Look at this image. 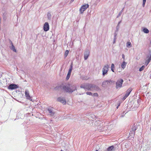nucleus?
Masks as SVG:
<instances>
[{
    "label": "nucleus",
    "instance_id": "1",
    "mask_svg": "<svg viewBox=\"0 0 151 151\" xmlns=\"http://www.w3.org/2000/svg\"><path fill=\"white\" fill-rule=\"evenodd\" d=\"M80 88L84 89L86 91H93L95 90L99 91L100 89L98 86L92 83H84L80 86Z\"/></svg>",
    "mask_w": 151,
    "mask_h": 151
},
{
    "label": "nucleus",
    "instance_id": "2",
    "mask_svg": "<svg viewBox=\"0 0 151 151\" xmlns=\"http://www.w3.org/2000/svg\"><path fill=\"white\" fill-rule=\"evenodd\" d=\"M63 89L65 92L68 93H72L73 92L77 90L76 85H70L68 84L65 86H64Z\"/></svg>",
    "mask_w": 151,
    "mask_h": 151
},
{
    "label": "nucleus",
    "instance_id": "3",
    "mask_svg": "<svg viewBox=\"0 0 151 151\" xmlns=\"http://www.w3.org/2000/svg\"><path fill=\"white\" fill-rule=\"evenodd\" d=\"M144 59L145 62L143 63L144 65H142V70H144L145 66H147L151 60V50H149L148 53L145 54L144 56Z\"/></svg>",
    "mask_w": 151,
    "mask_h": 151
},
{
    "label": "nucleus",
    "instance_id": "4",
    "mask_svg": "<svg viewBox=\"0 0 151 151\" xmlns=\"http://www.w3.org/2000/svg\"><path fill=\"white\" fill-rule=\"evenodd\" d=\"M139 126V124L138 123L134 124L133 125L129 132L130 136L131 137V138L133 137H134L135 131L138 128Z\"/></svg>",
    "mask_w": 151,
    "mask_h": 151
},
{
    "label": "nucleus",
    "instance_id": "5",
    "mask_svg": "<svg viewBox=\"0 0 151 151\" xmlns=\"http://www.w3.org/2000/svg\"><path fill=\"white\" fill-rule=\"evenodd\" d=\"M114 81L111 80H107L104 81L102 83V86L103 87H106L114 83Z\"/></svg>",
    "mask_w": 151,
    "mask_h": 151
},
{
    "label": "nucleus",
    "instance_id": "6",
    "mask_svg": "<svg viewBox=\"0 0 151 151\" xmlns=\"http://www.w3.org/2000/svg\"><path fill=\"white\" fill-rule=\"evenodd\" d=\"M124 82L123 80L122 79H118L116 83V89L120 88L122 86V85Z\"/></svg>",
    "mask_w": 151,
    "mask_h": 151
},
{
    "label": "nucleus",
    "instance_id": "7",
    "mask_svg": "<svg viewBox=\"0 0 151 151\" xmlns=\"http://www.w3.org/2000/svg\"><path fill=\"white\" fill-rule=\"evenodd\" d=\"M109 65L107 64L104 66L102 69V75L104 76L105 75L107 74L109 70Z\"/></svg>",
    "mask_w": 151,
    "mask_h": 151
},
{
    "label": "nucleus",
    "instance_id": "8",
    "mask_svg": "<svg viewBox=\"0 0 151 151\" xmlns=\"http://www.w3.org/2000/svg\"><path fill=\"white\" fill-rule=\"evenodd\" d=\"M89 6L88 4L82 6L79 9L80 13L81 14H83L84 11L89 7Z\"/></svg>",
    "mask_w": 151,
    "mask_h": 151
},
{
    "label": "nucleus",
    "instance_id": "9",
    "mask_svg": "<svg viewBox=\"0 0 151 151\" xmlns=\"http://www.w3.org/2000/svg\"><path fill=\"white\" fill-rule=\"evenodd\" d=\"M19 86L15 84H11L8 87L9 89L13 90L18 88Z\"/></svg>",
    "mask_w": 151,
    "mask_h": 151
},
{
    "label": "nucleus",
    "instance_id": "10",
    "mask_svg": "<svg viewBox=\"0 0 151 151\" xmlns=\"http://www.w3.org/2000/svg\"><path fill=\"white\" fill-rule=\"evenodd\" d=\"M47 111H48L49 114L51 116H53L55 114V112L53 108H48L47 109Z\"/></svg>",
    "mask_w": 151,
    "mask_h": 151
},
{
    "label": "nucleus",
    "instance_id": "11",
    "mask_svg": "<svg viewBox=\"0 0 151 151\" xmlns=\"http://www.w3.org/2000/svg\"><path fill=\"white\" fill-rule=\"evenodd\" d=\"M90 54V51L88 49H86L84 53V59L85 60H86Z\"/></svg>",
    "mask_w": 151,
    "mask_h": 151
},
{
    "label": "nucleus",
    "instance_id": "12",
    "mask_svg": "<svg viewBox=\"0 0 151 151\" xmlns=\"http://www.w3.org/2000/svg\"><path fill=\"white\" fill-rule=\"evenodd\" d=\"M9 43H10V44L11 45V46H9V48H10L13 51L16 52H17V50L15 49V47L14 46V45L12 41H11V40H9Z\"/></svg>",
    "mask_w": 151,
    "mask_h": 151
},
{
    "label": "nucleus",
    "instance_id": "13",
    "mask_svg": "<svg viewBox=\"0 0 151 151\" xmlns=\"http://www.w3.org/2000/svg\"><path fill=\"white\" fill-rule=\"evenodd\" d=\"M49 29V26L48 22H45L43 26V29L45 31H47Z\"/></svg>",
    "mask_w": 151,
    "mask_h": 151
},
{
    "label": "nucleus",
    "instance_id": "14",
    "mask_svg": "<svg viewBox=\"0 0 151 151\" xmlns=\"http://www.w3.org/2000/svg\"><path fill=\"white\" fill-rule=\"evenodd\" d=\"M57 100L58 101L62 103L63 104H65L66 103V101L63 98H62L61 97H59L58 98Z\"/></svg>",
    "mask_w": 151,
    "mask_h": 151
},
{
    "label": "nucleus",
    "instance_id": "15",
    "mask_svg": "<svg viewBox=\"0 0 151 151\" xmlns=\"http://www.w3.org/2000/svg\"><path fill=\"white\" fill-rule=\"evenodd\" d=\"M132 88H129V89H128V90H127V91L126 92V93L125 94V95H126L127 96H128L130 94L132 90Z\"/></svg>",
    "mask_w": 151,
    "mask_h": 151
},
{
    "label": "nucleus",
    "instance_id": "16",
    "mask_svg": "<svg viewBox=\"0 0 151 151\" xmlns=\"http://www.w3.org/2000/svg\"><path fill=\"white\" fill-rule=\"evenodd\" d=\"M25 95L27 97V99H30V96L29 95V91L26 90L25 91Z\"/></svg>",
    "mask_w": 151,
    "mask_h": 151
},
{
    "label": "nucleus",
    "instance_id": "17",
    "mask_svg": "<svg viewBox=\"0 0 151 151\" xmlns=\"http://www.w3.org/2000/svg\"><path fill=\"white\" fill-rule=\"evenodd\" d=\"M114 150V147L113 145L109 147L107 149V151H113Z\"/></svg>",
    "mask_w": 151,
    "mask_h": 151
},
{
    "label": "nucleus",
    "instance_id": "18",
    "mask_svg": "<svg viewBox=\"0 0 151 151\" xmlns=\"http://www.w3.org/2000/svg\"><path fill=\"white\" fill-rule=\"evenodd\" d=\"M142 31L144 32L145 33L147 34L149 33V30L145 27L142 28Z\"/></svg>",
    "mask_w": 151,
    "mask_h": 151
},
{
    "label": "nucleus",
    "instance_id": "19",
    "mask_svg": "<svg viewBox=\"0 0 151 151\" xmlns=\"http://www.w3.org/2000/svg\"><path fill=\"white\" fill-rule=\"evenodd\" d=\"M73 62H72L71 63V64L70 65V68L69 69V70H68V73H71V71H72V69H73Z\"/></svg>",
    "mask_w": 151,
    "mask_h": 151
},
{
    "label": "nucleus",
    "instance_id": "20",
    "mask_svg": "<svg viewBox=\"0 0 151 151\" xmlns=\"http://www.w3.org/2000/svg\"><path fill=\"white\" fill-rule=\"evenodd\" d=\"M127 63L124 61L122 64L121 67L123 69H124Z\"/></svg>",
    "mask_w": 151,
    "mask_h": 151
},
{
    "label": "nucleus",
    "instance_id": "21",
    "mask_svg": "<svg viewBox=\"0 0 151 151\" xmlns=\"http://www.w3.org/2000/svg\"><path fill=\"white\" fill-rule=\"evenodd\" d=\"M115 66L114 64L112 63L111 65V69L113 72H114Z\"/></svg>",
    "mask_w": 151,
    "mask_h": 151
},
{
    "label": "nucleus",
    "instance_id": "22",
    "mask_svg": "<svg viewBox=\"0 0 151 151\" xmlns=\"http://www.w3.org/2000/svg\"><path fill=\"white\" fill-rule=\"evenodd\" d=\"M117 34L115 32L114 34V41L113 42V44H114L116 42V37L117 35Z\"/></svg>",
    "mask_w": 151,
    "mask_h": 151
},
{
    "label": "nucleus",
    "instance_id": "23",
    "mask_svg": "<svg viewBox=\"0 0 151 151\" xmlns=\"http://www.w3.org/2000/svg\"><path fill=\"white\" fill-rule=\"evenodd\" d=\"M47 16L48 19L49 20H50L51 18V14L49 13H48L47 14Z\"/></svg>",
    "mask_w": 151,
    "mask_h": 151
},
{
    "label": "nucleus",
    "instance_id": "24",
    "mask_svg": "<svg viewBox=\"0 0 151 151\" xmlns=\"http://www.w3.org/2000/svg\"><path fill=\"white\" fill-rule=\"evenodd\" d=\"M69 51L68 50H66L65 52V54H64V56L65 57H66L68 53H69Z\"/></svg>",
    "mask_w": 151,
    "mask_h": 151
},
{
    "label": "nucleus",
    "instance_id": "25",
    "mask_svg": "<svg viewBox=\"0 0 151 151\" xmlns=\"http://www.w3.org/2000/svg\"><path fill=\"white\" fill-rule=\"evenodd\" d=\"M132 46L130 42H128L127 43V46L128 47L129 46L131 47Z\"/></svg>",
    "mask_w": 151,
    "mask_h": 151
},
{
    "label": "nucleus",
    "instance_id": "26",
    "mask_svg": "<svg viewBox=\"0 0 151 151\" xmlns=\"http://www.w3.org/2000/svg\"><path fill=\"white\" fill-rule=\"evenodd\" d=\"M70 75H71L70 73H68L67 76H66V80H68L69 79V78H70Z\"/></svg>",
    "mask_w": 151,
    "mask_h": 151
},
{
    "label": "nucleus",
    "instance_id": "27",
    "mask_svg": "<svg viewBox=\"0 0 151 151\" xmlns=\"http://www.w3.org/2000/svg\"><path fill=\"white\" fill-rule=\"evenodd\" d=\"M86 94L87 95L92 96L93 93L90 92H86Z\"/></svg>",
    "mask_w": 151,
    "mask_h": 151
},
{
    "label": "nucleus",
    "instance_id": "28",
    "mask_svg": "<svg viewBox=\"0 0 151 151\" xmlns=\"http://www.w3.org/2000/svg\"><path fill=\"white\" fill-rule=\"evenodd\" d=\"M146 2V0H143L142 6L143 7H144L145 6Z\"/></svg>",
    "mask_w": 151,
    "mask_h": 151
},
{
    "label": "nucleus",
    "instance_id": "29",
    "mask_svg": "<svg viewBox=\"0 0 151 151\" xmlns=\"http://www.w3.org/2000/svg\"><path fill=\"white\" fill-rule=\"evenodd\" d=\"M30 0H24L23 2V4H25L27 3L28 1H29Z\"/></svg>",
    "mask_w": 151,
    "mask_h": 151
},
{
    "label": "nucleus",
    "instance_id": "30",
    "mask_svg": "<svg viewBox=\"0 0 151 151\" xmlns=\"http://www.w3.org/2000/svg\"><path fill=\"white\" fill-rule=\"evenodd\" d=\"M122 13L121 12H119V13L118 14V15H117L116 17L117 18H118L119 17L121 16V15L122 14Z\"/></svg>",
    "mask_w": 151,
    "mask_h": 151
},
{
    "label": "nucleus",
    "instance_id": "31",
    "mask_svg": "<svg viewBox=\"0 0 151 151\" xmlns=\"http://www.w3.org/2000/svg\"><path fill=\"white\" fill-rule=\"evenodd\" d=\"M141 102V99L140 98H139V99H138L137 100V103L138 104H140Z\"/></svg>",
    "mask_w": 151,
    "mask_h": 151
},
{
    "label": "nucleus",
    "instance_id": "32",
    "mask_svg": "<svg viewBox=\"0 0 151 151\" xmlns=\"http://www.w3.org/2000/svg\"><path fill=\"white\" fill-rule=\"evenodd\" d=\"M92 96H98V94L97 93H95L93 94Z\"/></svg>",
    "mask_w": 151,
    "mask_h": 151
},
{
    "label": "nucleus",
    "instance_id": "33",
    "mask_svg": "<svg viewBox=\"0 0 151 151\" xmlns=\"http://www.w3.org/2000/svg\"><path fill=\"white\" fill-rule=\"evenodd\" d=\"M119 25H118L116 27V31L117 32L118 31L119 29Z\"/></svg>",
    "mask_w": 151,
    "mask_h": 151
},
{
    "label": "nucleus",
    "instance_id": "34",
    "mask_svg": "<svg viewBox=\"0 0 151 151\" xmlns=\"http://www.w3.org/2000/svg\"><path fill=\"white\" fill-rule=\"evenodd\" d=\"M126 95H125V96L123 97V99L124 100L126 99V98L128 97Z\"/></svg>",
    "mask_w": 151,
    "mask_h": 151
},
{
    "label": "nucleus",
    "instance_id": "35",
    "mask_svg": "<svg viewBox=\"0 0 151 151\" xmlns=\"http://www.w3.org/2000/svg\"><path fill=\"white\" fill-rule=\"evenodd\" d=\"M126 95H125V96L123 97V99L124 100L126 99V98L128 97Z\"/></svg>",
    "mask_w": 151,
    "mask_h": 151
},
{
    "label": "nucleus",
    "instance_id": "36",
    "mask_svg": "<svg viewBox=\"0 0 151 151\" xmlns=\"http://www.w3.org/2000/svg\"><path fill=\"white\" fill-rule=\"evenodd\" d=\"M126 95H125V96L123 97V99L124 100L126 99V98L128 97Z\"/></svg>",
    "mask_w": 151,
    "mask_h": 151
},
{
    "label": "nucleus",
    "instance_id": "37",
    "mask_svg": "<svg viewBox=\"0 0 151 151\" xmlns=\"http://www.w3.org/2000/svg\"><path fill=\"white\" fill-rule=\"evenodd\" d=\"M100 0H96V2L97 3H98L100 2Z\"/></svg>",
    "mask_w": 151,
    "mask_h": 151
},
{
    "label": "nucleus",
    "instance_id": "38",
    "mask_svg": "<svg viewBox=\"0 0 151 151\" xmlns=\"http://www.w3.org/2000/svg\"><path fill=\"white\" fill-rule=\"evenodd\" d=\"M124 7L120 12H121L122 13V12H123V11H124Z\"/></svg>",
    "mask_w": 151,
    "mask_h": 151
},
{
    "label": "nucleus",
    "instance_id": "39",
    "mask_svg": "<svg viewBox=\"0 0 151 151\" xmlns=\"http://www.w3.org/2000/svg\"><path fill=\"white\" fill-rule=\"evenodd\" d=\"M122 58L124 60V54L122 55Z\"/></svg>",
    "mask_w": 151,
    "mask_h": 151
},
{
    "label": "nucleus",
    "instance_id": "40",
    "mask_svg": "<svg viewBox=\"0 0 151 151\" xmlns=\"http://www.w3.org/2000/svg\"><path fill=\"white\" fill-rule=\"evenodd\" d=\"M139 71H142V67H140L139 69Z\"/></svg>",
    "mask_w": 151,
    "mask_h": 151
},
{
    "label": "nucleus",
    "instance_id": "41",
    "mask_svg": "<svg viewBox=\"0 0 151 151\" xmlns=\"http://www.w3.org/2000/svg\"><path fill=\"white\" fill-rule=\"evenodd\" d=\"M121 21H119V22H118V25H119V24H120L121 23Z\"/></svg>",
    "mask_w": 151,
    "mask_h": 151
},
{
    "label": "nucleus",
    "instance_id": "42",
    "mask_svg": "<svg viewBox=\"0 0 151 151\" xmlns=\"http://www.w3.org/2000/svg\"><path fill=\"white\" fill-rule=\"evenodd\" d=\"M147 85L146 84V85H145V87H146V88H147ZM143 87H144H144H145V86H143Z\"/></svg>",
    "mask_w": 151,
    "mask_h": 151
},
{
    "label": "nucleus",
    "instance_id": "43",
    "mask_svg": "<svg viewBox=\"0 0 151 151\" xmlns=\"http://www.w3.org/2000/svg\"><path fill=\"white\" fill-rule=\"evenodd\" d=\"M74 0H71V1H70V2H73V1H74Z\"/></svg>",
    "mask_w": 151,
    "mask_h": 151
},
{
    "label": "nucleus",
    "instance_id": "44",
    "mask_svg": "<svg viewBox=\"0 0 151 151\" xmlns=\"http://www.w3.org/2000/svg\"><path fill=\"white\" fill-rule=\"evenodd\" d=\"M58 87H56L55 88V89H57V88Z\"/></svg>",
    "mask_w": 151,
    "mask_h": 151
},
{
    "label": "nucleus",
    "instance_id": "45",
    "mask_svg": "<svg viewBox=\"0 0 151 151\" xmlns=\"http://www.w3.org/2000/svg\"><path fill=\"white\" fill-rule=\"evenodd\" d=\"M138 91L139 92H140V90H138Z\"/></svg>",
    "mask_w": 151,
    "mask_h": 151
},
{
    "label": "nucleus",
    "instance_id": "46",
    "mask_svg": "<svg viewBox=\"0 0 151 151\" xmlns=\"http://www.w3.org/2000/svg\"><path fill=\"white\" fill-rule=\"evenodd\" d=\"M96 151H98V150H96Z\"/></svg>",
    "mask_w": 151,
    "mask_h": 151
},
{
    "label": "nucleus",
    "instance_id": "47",
    "mask_svg": "<svg viewBox=\"0 0 151 151\" xmlns=\"http://www.w3.org/2000/svg\"><path fill=\"white\" fill-rule=\"evenodd\" d=\"M144 91V92H145V91Z\"/></svg>",
    "mask_w": 151,
    "mask_h": 151
},
{
    "label": "nucleus",
    "instance_id": "48",
    "mask_svg": "<svg viewBox=\"0 0 151 151\" xmlns=\"http://www.w3.org/2000/svg\"><path fill=\"white\" fill-rule=\"evenodd\" d=\"M118 107V106L117 107V109Z\"/></svg>",
    "mask_w": 151,
    "mask_h": 151
}]
</instances>
